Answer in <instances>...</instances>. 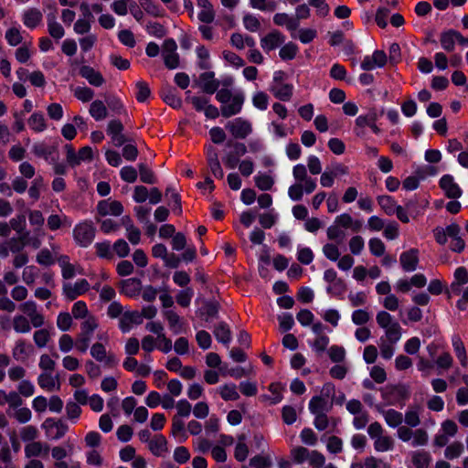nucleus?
Listing matches in <instances>:
<instances>
[{
	"instance_id": "nucleus-1",
	"label": "nucleus",
	"mask_w": 468,
	"mask_h": 468,
	"mask_svg": "<svg viewBox=\"0 0 468 468\" xmlns=\"http://www.w3.org/2000/svg\"><path fill=\"white\" fill-rule=\"evenodd\" d=\"M216 99L221 103V115L225 118H229L241 112L245 96L241 91L232 94L231 90L221 89L218 90Z\"/></svg>"
},
{
	"instance_id": "nucleus-2",
	"label": "nucleus",
	"mask_w": 468,
	"mask_h": 468,
	"mask_svg": "<svg viewBox=\"0 0 468 468\" xmlns=\"http://www.w3.org/2000/svg\"><path fill=\"white\" fill-rule=\"evenodd\" d=\"M96 229L91 222L84 221L73 229V238L80 247H88L95 238Z\"/></svg>"
},
{
	"instance_id": "nucleus-3",
	"label": "nucleus",
	"mask_w": 468,
	"mask_h": 468,
	"mask_svg": "<svg viewBox=\"0 0 468 468\" xmlns=\"http://www.w3.org/2000/svg\"><path fill=\"white\" fill-rule=\"evenodd\" d=\"M41 427L45 431L47 437L54 441L64 437L69 430L68 424L63 420H55L52 418L46 419Z\"/></svg>"
},
{
	"instance_id": "nucleus-4",
	"label": "nucleus",
	"mask_w": 468,
	"mask_h": 468,
	"mask_svg": "<svg viewBox=\"0 0 468 468\" xmlns=\"http://www.w3.org/2000/svg\"><path fill=\"white\" fill-rule=\"evenodd\" d=\"M91 356L98 362L104 363V366L110 368L118 365V359L113 353H108L101 343H95L90 347Z\"/></svg>"
},
{
	"instance_id": "nucleus-5",
	"label": "nucleus",
	"mask_w": 468,
	"mask_h": 468,
	"mask_svg": "<svg viewBox=\"0 0 468 468\" xmlns=\"http://www.w3.org/2000/svg\"><path fill=\"white\" fill-rule=\"evenodd\" d=\"M226 129L236 139H245L252 132L251 123L242 118H236L226 124Z\"/></svg>"
},
{
	"instance_id": "nucleus-6",
	"label": "nucleus",
	"mask_w": 468,
	"mask_h": 468,
	"mask_svg": "<svg viewBox=\"0 0 468 468\" xmlns=\"http://www.w3.org/2000/svg\"><path fill=\"white\" fill-rule=\"evenodd\" d=\"M177 45L173 38H167L163 44L164 62L167 69H174L179 66V56L176 53Z\"/></svg>"
},
{
	"instance_id": "nucleus-7",
	"label": "nucleus",
	"mask_w": 468,
	"mask_h": 468,
	"mask_svg": "<svg viewBox=\"0 0 468 468\" xmlns=\"http://www.w3.org/2000/svg\"><path fill=\"white\" fill-rule=\"evenodd\" d=\"M292 175L296 183L304 185L306 194H311L315 190L316 181L308 176L305 165L299 164L293 166Z\"/></svg>"
},
{
	"instance_id": "nucleus-8",
	"label": "nucleus",
	"mask_w": 468,
	"mask_h": 468,
	"mask_svg": "<svg viewBox=\"0 0 468 468\" xmlns=\"http://www.w3.org/2000/svg\"><path fill=\"white\" fill-rule=\"evenodd\" d=\"M90 290V283L86 279L78 280L74 284L65 282L62 286L64 296L69 301H73L80 295L84 294Z\"/></svg>"
},
{
	"instance_id": "nucleus-9",
	"label": "nucleus",
	"mask_w": 468,
	"mask_h": 468,
	"mask_svg": "<svg viewBox=\"0 0 468 468\" xmlns=\"http://www.w3.org/2000/svg\"><path fill=\"white\" fill-rule=\"evenodd\" d=\"M97 215L100 217H106L108 215L118 217L123 212V206L120 201L104 199L99 201L97 204Z\"/></svg>"
},
{
	"instance_id": "nucleus-10",
	"label": "nucleus",
	"mask_w": 468,
	"mask_h": 468,
	"mask_svg": "<svg viewBox=\"0 0 468 468\" xmlns=\"http://www.w3.org/2000/svg\"><path fill=\"white\" fill-rule=\"evenodd\" d=\"M388 57L383 50H375L372 56H366L361 62V69L366 71L375 68H382L386 65Z\"/></svg>"
},
{
	"instance_id": "nucleus-11",
	"label": "nucleus",
	"mask_w": 468,
	"mask_h": 468,
	"mask_svg": "<svg viewBox=\"0 0 468 468\" xmlns=\"http://www.w3.org/2000/svg\"><path fill=\"white\" fill-rule=\"evenodd\" d=\"M285 41V37L278 30H272L261 39V46L265 52H270Z\"/></svg>"
},
{
	"instance_id": "nucleus-12",
	"label": "nucleus",
	"mask_w": 468,
	"mask_h": 468,
	"mask_svg": "<svg viewBox=\"0 0 468 468\" xmlns=\"http://www.w3.org/2000/svg\"><path fill=\"white\" fill-rule=\"evenodd\" d=\"M399 262L405 271H413L419 263V250L410 249L400 254Z\"/></svg>"
},
{
	"instance_id": "nucleus-13",
	"label": "nucleus",
	"mask_w": 468,
	"mask_h": 468,
	"mask_svg": "<svg viewBox=\"0 0 468 468\" xmlns=\"http://www.w3.org/2000/svg\"><path fill=\"white\" fill-rule=\"evenodd\" d=\"M214 76L215 73L213 71H206L199 75L198 85L202 89L203 92L213 94L218 90L219 81L215 80Z\"/></svg>"
},
{
	"instance_id": "nucleus-14",
	"label": "nucleus",
	"mask_w": 468,
	"mask_h": 468,
	"mask_svg": "<svg viewBox=\"0 0 468 468\" xmlns=\"http://www.w3.org/2000/svg\"><path fill=\"white\" fill-rule=\"evenodd\" d=\"M440 186L449 198H458L462 195L461 188L454 182L453 177L451 175H445L441 178Z\"/></svg>"
},
{
	"instance_id": "nucleus-15",
	"label": "nucleus",
	"mask_w": 468,
	"mask_h": 468,
	"mask_svg": "<svg viewBox=\"0 0 468 468\" xmlns=\"http://www.w3.org/2000/svg\"><path fill=\"white\" fill-rule=\"evenodd\" d=\"M80 75L86 79L90 85L95 87H100L105 82V79L101 73L95 70L90 66H82L80 69Z\"/></svg>"
},
{
	"instance_id": "nucleus-16",
	"label": "nucleus",
	"mask_w": 468,
	"mask_h": 468,
	"mask_svg": "<svg viewBox=\"0 0 468 468\" xmlns=\"http://www.w3.org/2000/svg\"><path fill=\"white\" fill-rule=\"evenodd\" d=\"M141 288L142 282L137 278L126 279L121 282V292L131 298L137 296Z\"/></svg>"
},
{
	"instance_id": "nucleus-17",
	"label": "nucleus",
	"mask_w": 468,
	"mask_h": 468,
	"mask_svg": "<svg viewBox=\"0 0 468 468\" xmlns=\"http://www.w3.org/2000/svg\"><path fill=\"white\" fill-rule=\"evenodd\" d=\"M143 319L141 318V314L137 311L133 312H125L119 321L120 329L125 333L131 329L133 324H142Z\"/></svg>"
},
{
	"instance_id": "nucleus-18",
	"label": "nucleus",
	"mask_w": 468,
	"mask_h": 468,
	"mask_svg": "<svg viewBox=\"0 0 468 468\" xmlns=\"http://www.w3.org/2000/svg\"><path fill=\"white\" fill-rule=\"evenodd\" d=\"M149 450L154 456H162L167 452V441L162 434L155 435L151 441H149Z\"/></svg>"
},
{
	"instance_id": "nucleus-19",
	"label": "nucleus",
	"mask_w": 468,
	"mask_h": 468,
	"mask_svg": "<svg viewBox=\"0 0 468 468\" xmlns=\"http://www.w3.org/2000/svg\"><path fill=\"white\" fill-rule=\"evenodd\" d=\"M48 32L56 40L62 38L65 35L63 27L57 22L56 15L50 13L47 16Z\"/></svg>"
},
{
	"instance_id": "nucleus-20",
	"label": "nucleus",
	"mask_w": 468,
	"mask_h": 468,
	"mask_svg": "<svg viewBox=\"0 0 468 468\" xmlns=\"http://www.w3.org/2000/svg\"><path fill=\"white\" fill-rule=\"evenodd\" d=\"M37 384L43 389L52 391L58 384L59 388V378L58 376H53V372H42L37 378Z\"/></svg>"
},
{
	"instance_id": "nucleus-21",
	"label": "nucleus",
	"mask_w": 468,
	"mask_h": 468,
	"mask_svg": "<svg viewBox=\"0 0 468 468\" xmlns=\"http://www.w3.org/2000/svg\"><path fill=\"white\" fill-rule=\"evenodd\" d=\"M197 6L202 9L198 13V19L207 24L213 22L215 12L209 0H197Z\"/></svg>"
},
{
	"instance_id": "nucleus-22",
	"label": "nucleus",
	"mask_w": 468,
	"mask_h": 468,
	"mask_svg": "<svg viewBox=\"0 0 468 468\" xmlns=\"http://www.w3.org/2000/svg\"><path fill=\"white\" fill-rule=\"evenodd\" d=\"M273 22L277 26L286 27L289 31L294 32L300 25L298 19L289 16L285 13H277L273 16Z\"/></svg>"
},
{
	"instance_id": "nucleus-23",
	"label": "nucleus",
	"mask_w": 468,
	"mask_h": 468,
	"mask_svg": "<svg viewBox=\"0 0 468 468\" xmlns=\"http://www.w3.org/2000/svg\"><path fill=\"white\" fill-rule=\"evenodd\" d=\"M42 13L37 8H30L23 15V22L28 28L37 27L42 21Z\"/></svg>"
},
{
	"instance_id": "nucleus-24",
	"label": "nucleus",
	"mask_w": 468,
	"mask_h": 468,
	"mask_svg": "<svg viewBox=\"0 0 468 468\" xmlns=\"http://www.w3.org/2000/svg\"><path fill=\"white\" fill-rule=\"evenodd\" d=\"M213 333L217 340L225 346H228L231 341V331L225 322H220L215 325Z\"/></svg>"
},
{
	"instance_id": "nucleus-25",
	"label": "nucleus",
	"mask_w": 468,
	"mask_h": 468,
	"mask_svg": "<svg viewBox=\"0 0 468 468\" xmlns=\"http://www.w3.org/2000/svg\"><path fill=\"white\" fill-rule=\"evenodd\" d=\"M90 114L96 121H101L108 116V109L106 103L102 101L96 100L90 103Z\"/></svg>"
},
{
	"instance_id": "nucleus-26",
	"label": "nucleus",
	"mask_w": 468,
	"mask_h": 468,
	"mask_svg": "<svg viewBox=\"0 0 468 468\" xmlns=\"http://www.w3.org/2000/svg\"><path fill=\"white\" fill-rule=\"evenodd\" d=\"M331 406H328L327 400L323 396H314L309 402V410L314 415L328 411Z\"/></svg>"
},
{
	"instance_id": "nucleus-27",
	"label": "nucleus",
	"mask_w": 468,
	"mask_h": 468,
	"mask_svg": "<svg viewBox=\"0 0 468 468\" xmlns=\"http://www.w3.org/2000/svg\"><path fill=\"white\" fill-rule=\"evenodd\" d=\"M33 347L25 340L19 339L16 342L12 355L16 360H25L32 351Z\"/></svg>"
},
{
	"instance_id": "nucleus-28",
	"label": "nucleus",
	"mask_w": 468,
	"mask_h": 468,
	"mask_svg": "<svg viewBox=\"0 0 468 468\" xmlns=\"http://www.w3.org/2000/svg\"><path fill=\"white\" fill-rule=\"evenodd\" d=\"M56 151V146L48 145L44 143H36L32 147V153L35 156L44 158L46 161H49V158Z\"/></svg>"
},
{
	"instance_id": "nucleus-29",
	"label": "nucleus",
	"mask_w": 468,
	"mask_h": 468,
	"mask_svg": "<svg viewBox=\"0 0 468 468\" xmlns=\"http://www.w3.org/2000/svg\"><path fill=\"white\" fill-rule=\"evenodd\" d=\"M455 42H456V34L455 30L449 29L446 31H443L440 35V43L441 45V48L447 51L452 52L454 50L455 48Z\"/></svg>"
},
{
	"instance_id": "nucleus-30",
	"label": "nucleus",
	"mask_w": 468,
	"mask_h": 468,
	"mask_svg": "<svg viewBox=\"0 0 468 468\" xmlns=\"http://www.w3.org/2000/svg\"><path fill=\"white\" fill-rule=\"evenodd\" d=\"M58 263L61 268V274L65 280H69L76 275V268L69 262V257L67 255H61L58 259Z\"/></svg>"
},
{
	"instance_id": "nucleus-31",
	"label": "nucleus",
	"mask_w": 468,
	"mask_h": 468,
	"mask_svg": "<svg viewBox=\"0 0 468 468\" xmlns=\"http://www.w3.org/2000/svg\"><path fill=\"white\" fill-rule=\"evenodd\" d=\"M452 346L454 349V352L456 354V356L460 360V363L462 366L466 367L467 366V355H466V349L465 346L461 339V337L457 335L452 336Z\"/></svg>"
},
{
	"instance_id": "nucleus-32",
	"label": "nucleus",
	"mask_w": 468,
	"mask_h": 468,
	"mask_svg": "<svg viewBox=\"0 0 468 468\" xmlns=\"http://www.w3.org/2000/svg\"><path fill=\"white\" fill-rule=\"evenodd\" d=\"M411 461L415 468H428L431 462V457L428 452L417 451L412 453Z\"/></svg>"
},
{
	"instance_id": "nucleus-33",
	"label": "nucleus",
	"mask_w": 468,
	"mask_h": 468,
	"mask_svg": "<svg viewBox=\"0 0 468 468\" xmlns=\"http://www.w3.org/2000/svg\"><path fill=\"white\" fill-rule=\"evenodd\" d=\"M29 127L36 133H41L47 128L46 120L42 112H34L27 121Z\"/></svg>"
},
{
	"instance_id": "nucleus-34",
	"label": "nucleus",
	"mask_w": 468,
	"mask_h": 468,
	"mask_svg": "<svg viewBox=\"0 0 468 468\" xmlns=\"http://www.w3.org/2000/svg\"><path fill=\"white\" fill-rule=\"evenodd\" d=\"M140 5L147 14L154 17H163L165 16V10L152 0H140Z\"/></svg>"
},
{
	"instance_id": "nucleus-35",
	"label": "nucleus",
	"mask_w": 468,
	"mask_h": 468,
	"mask_svg": "<svg viewBox=\"0 0 468 468\" xmlns=\"http://www.w3.org/2000/svg\"><path fill=\"white\" fill-rule=\"evenodd\" d=\"M39 435V431L36 426L27 425L19 430V436L24 442H33Z\"/></svg>"
},
{
	"instance_id": "nucleus-36",
	"label": "nucleus",
	"mask_w": 468,
	"mask_h": 468,
	"mask_svg": "<svg viewBox=\"0 0 468 468\" xmlns=\"http://www.w3.org/2000/svg\"><path fill=\"white\" fill-rule=\"evenodd\" d=\"M378 203L382 210L388 216L395 214V208L397 207L396 201L390 196H378L377 197Z\"/></svg>"
},
{
	"instance_id": "nucleus-37",
	"label": "nucleus",
	"mask_w": 468,
	"mask_h": 468,
	"mask_svg": "<svg viewBox=\"0 0 468 468\" xmlns=\"http://www.w3.org/2000/svg\"><path fill=\"white\" fill-rule=\"evenodd\" d=\"M105 103L107 109H110V111H112L114 114L125 113L124 105L119 98L113 95H106Z\"/></svg>"
},
{
	"instance_id": "nucleus-38",
	"label": "nucleus",
	"mask_w": 468,
	"mask_h": 468,
	"mask_svg": "<svg viewBox=\"0 0 468 468\" xmlns=\"http://www.w3.org/2000/svg\"><path fill=\"white\" fill-rule=\"evenodd\" d=\"M293 86L292 84H282L272 89L273 95L282 101H288L292 96Z\"/></svg>"
},
{
	"instance_id": "nucleus-39",
	"label": "nucleus",
	"mask_w": 468,
	"mask_h": 468,
	"mask_svg": "<svg viewBox=\"0 0 468 468\" xmlns=\"http://www.w3.org/2000/svg\"><path fill=\"white\" fill-rule=\"evenodd\" d=\"M165 316L168 322L170 329L174 334L178 335L182 332V323L180 316L174 311L169 310L165 313Z\"/></svg>"
},
{
	"instance_id": "nucleus-40",
	"label": "nucleus",
	"mask_w": 468,
	"mask_h": 468,
	"mask_svg": "<svg viewBox=\"0 0 468 468\" xmlns=\"http://www.w3.org/2000/svg\"><path fill=\"white\" fill-rule=\"evenodd\" d=\"M28 236V232H25L17 238H12L7 242L6 245L8 249L13 253H19L23 250L26 246V239Z\"/></svg>"
},
{
	"instance_id": "nucleus-41",
	"label": "nucleus",
	"mask_w": 468,
	"mask_h": 468,
	"mask_svg": "<svg viewBox=\"0 0 468 468\" xmlns=\"http://www.w3.org/2000/svg\"><path fill=\"white\" fill-rule=\"evenodd\" d=\"M401 326L398 322H394L389 327L385 329L386 341L396 344L401 337Z\"/></svg>"
},
{
	"instance_id": "nucleus-42",
	"label": "nucleus",
	"mask_w": 468,
	"mask_h": 468,
	"mask_svg": "<svg viewBox=\"0 0 468 468\" xmlns=\"http://www.w3.org/2000/svg\"><path fill=\"white\" fill-rule=\"evenodd\" d=\"M28 220L31 226L37 227L36 232L37 235H44L41 233V228L45 222L43 214L39 210H30L28 213Z\"/></svg>"
},
{
	"instance_id": "nucleus-43",
	"label": "nucleus",
	"mask_w": 468,
	"mask_h": 468,
	"mask_svg": "<svg viewBox=\"0 0 468 468\" xmlns=\"http://www.w3.org/2000/svg\"><path fill=\"white\" fill-rule=\"evenodd\" d=\"M463 444L461 441H453L446 447L444 456L449 460L458 458L463 452Z\"/></svg>"
},
{
	"instance_id": "nucleus-44",
	"label": "nucleus",
	"mask_w": 468,
	"mask_h": 468,
	"mask_svg": "<svg viewBox=\"0 0 468 468\" xmlns=\"http://www.w3.org/2000/svg\"><path fill=\"white\" fill-rule=\"evenodd\" d=\"M219 394L221 398L228 400H237L239 399V395L237 391V387L235 384H226L220 388Z\"/></svg>"
},
{
	"instance_id": "nucleus-45",
	"label": "nucleus",
	"mask_w": 468,
	"mask_h": 468,
	"mask_svg": "<svg viewBox=\"0 0 468 468\" xmlns=\"http://www.w3.org/2000/svg\"><path fill=\"white\" fill-rule=\"evenodd\" d=\"M101 218L102 217L96 216L95 219L98 223H101V230L103 233L109 234L119 230L121 226L119 223L111 218L101 219Z\"/></svg>"
},
{
	"instance_id": "nucleus-46",
	"label": "nucleus",
	"mask_w": 468,
	"mask_h": 468,
	"mask_svg": "<svg viewBox=\"0 0 468 468\" xmlns=\"http://www.w3.org/2000/svg\"><path fill=\"white\" fill-rule=\"evenodd\" d=\"M14 330L17 333H28L31 330L30 322L24 315H16L13 320Z\"/></svg>"
},
{
	"instance_id": "nucleus-47",
	"label": "nucleus",
	"mask_w": 468,
	"mask_h": 468,
	"mask_svg": "<svg viewBox=\"0 0 468 468\" xmlns=\"http://www.w3.org/2000/svg\"><path fill=\"white\" fill-rule=\"evenodd\" d=\"M394 441L390 436H380L375 439L374 448L377 452H388L393 449Z\"/></svg>"
},
{
	"instance_id": "nucleus-48",
	"label": "nucleus",
	"mask_w": 468,
	"mask_h": 468,
	"mask_svg": "<svg viewBox=\"0 0 468 468\" xmlns=\"http://www.w3.org/2000/svg\"><path fill=\"white\" fill-rule=\"evenodd\" d=\"M384 418L390 427H399L403 421L402 414L392 409L384 412Z\"/></svg>"
},
{
	"instance_id": "nucleus-49",
	"label": "nucleus",
	"mask_w": 468,
	"mask_h": 468,
	"mask_svg": "<svg viewBox=\"0 0 468 468\" xmlns=\"http://www.w3.org/2000/svg\"><path fill=\"white\" fill-rule=\"evenodd\" d=\"M42 441H35L30 443H27L25 446V456L27 458H36L42 456Z\"/></svg>"
},
{
	"instance_id": "nucleus-50",
	"label": "nucleus",
	"mask_w": 468,
	"mask_h": 468,
	"mask_svg": "<svg viewBox=\"0 0 468 468\" xmlns=\"http://www.w3.org/2000/svg\"><path fill=\"white\" fill-rule=\"evenodd\" d=\"M135 98L139 102H144L150 96L151 90L145 81L140 80L135 84Z\"/></svg>"
},
{
	"instance_id": "nucleus-51",
	"label": "nucleus",
	"mask_w": 468,
	"mask_h": 468,
	"mask_svg": "<svg viewBox=\"0 0 468 468\" xmlns=\"http://www.w3.org/2000/svg\"><path fill=\"white\" fill-rule=\"evenodd\" d=\"M297 51V46L292 42H289L282 47L279 51V55L282 60H291L295 58Z\"/></svg>"
},
{
	"instance_id": "nucleus-52",
	"label": "nucleus",
	"mask_w": 468,
	"mask_h": 468,
	"mask_svg": "<svg viewBox=\"0 0 468 468\" xmlns=\"http://www.w3.org/2000/svg\"><path fill=\"white\" fill-rule=\"evenodd\" d=\"M254 179L256 186L262 191L271 190L274 185L273 178L269 175H259Z\"/></svg>"
},
{
	"instance_id": "nucleus-53",
	"label": "nucleus",
	"mask_w": 468,
	"mask_h": 468,
	"mask_svg": "<svg viewBox=\"0 0 468 468\" xmlns=\"http://www.w3.org/2000/svg\"><path fill=\"white\" fill-rule=\"evenodd\" d=\"M139 175L141 181L145 184L156 183V177L154 176V173L145 164L139 165Z\"/></svg>"
},
{
	"instance_id": "nucleus-54",
	"label": "nucleus",
	"mask_w": 468,
	"mask_h": 468,
	"mask_svg": "<svg viewBox=\"0 0 468 468\" xmlns=\"http://www.w3.org/2000/svg\"><path fill=\"white\" fill-rule=\"evenodd\" d=\"M98 323L94 316H89L84 322L80 324V333L81 335L92 336L93 332L97 329Z\"/></svg>"
},
{
	"instance_id": "nucleus-55",
	"label": "nucleus",
	"mask_w": 468,
	"mask_h": 468,
	"mask_svg": "<svg viewBox=\"0 0 468 468\" xmlns=\"http://www.w3.org/2000/svg\"><path fill=\"white\" fill-rule=\"evenodd\" d=\"M251 7L261 11H274L277 7L274 0H250Z\"/></svg>"
},
{
	"instance_id": "nucleus-56",
	"label": "nucleus",
	"mask_w": 468,
	"mask_h": 468,
	"mask_svg": "<svg viewBox=\"0 0 468 468\" xmlns=\"http://www.w3.org/2000/svg\"><path fill=\"white\" fill-rule=\"evenodd\" d=\"M37 275H38L37 268L34 265H30V266H27L23 270L22 279L25 283H27V285H31L35 282V280L37 277Z\"/></svg>"
},
{
	"instance_id": "nucleus-57",
	"label": "nucleus",
	"mask_w": 468,
	"mask_h": 468,
	"mask_svg": "<svg viewBox=\"0 0 468 468\" xmlns=\"http://www.w3.org/2000/svg\"><path fill=\"white\" fill-rule=\"evenodd\" d=\"M67 221L66 216H59L58 214H52L48 218V227L50 230L55 231L61 227L64 226V224Z\"/></svg>"
},
{
	"instance_id": "nucleus-58",
	"label": "nucleus",
	"mask_w": 468,
	"mask_h": 468,
	"mask_svg": "<svg viewBox=\"0 0 468 468\" xmlns=\"http://www.w3.org/2000/svg\"><path fill=\"white\" fill-rule=\"evenodd\" d=\"M118 38L122 44L128 48H133L136 44L133 33L129 29H122L118 33Z\"/></svg>"
},
{
	"instance_id": "nucleus-59",
	"label": "nucleus",
	"mask_w": 468,
	"mask_h": 468,
	"mask_svg": "<svg viewBox=\"0 0 468 468\" xmlns=\"http://www.w3.org/2000/svg\"><path fill=\"white\" fill-rule=\"evenodd\" d=\"M34 342L37 347H44L50 339V335L47 329H39L34 333Z\"/></svg>"
},
{
	"instance_id": "nucleus-60",
	"label": "nucleus",
	"mask_w": 468,
	"mask_h": 468,
	"mask_svg": "<svg viewBox=\"0 0 468 468\" xmlns=\"http://www.w3.org/2000/svg\"><path fill=\"white\" fill-rule=\"evenodd\" d=\"M370 252L375 256H382L385 252V244L378 238H372L368 242Z\"/></svg>"
},
{
	"instance_id": "nucleus-61",
	"label": "nucleus",
	"mask_w": 468,
	"mask_h": 468,
	"mask_svg": "<svg viewBox=\"0 0 468 468\" xmlns=\"http://www.w3.org/2000/svg\"><path fill=\"white\" fill-rule=\"evenodd\" d=\"M194 295V292L191 288H186L180 291L176 295V303L182 307H187L190 304L191 299Z\"/></svg>"
},
{
	"instance_id": "nucleus-62",
	"label": "nucleus",
	"mask_w": 468,
	"mask_h": 468,
	"mask_svg": "<svg viewBox=\"0 0 468 468\" xmlns=\"http://www.w3.org/2000/svg\"><path fill=\"white\" fill-rule=\"evenodd\" d=\"M250 465L253 468H270L272 463L269 456L256 455L250 460Z\"/></svg>"
},
{
	"instance_id": "nucleus-63",
	"label": "nucleus",
	"mask_w": 468,
	"mask_h": 468,
	"mask_svg": "<svg viewBox=\"0 0 468 468\" xmlns=\"http://www.w3.org/2000/svg\"><path fill=\"white\" fill-rule=\"evenodd\" d=\"M5 39L9 45L17 46L22 42L23 37L18 28L12 27L5 32Z\"/></svg>"
},
{
	"instance_id": "nucleus-64",
	"label": "nucleus",
	"mask_w": 468,
	"mask_h": 468,
	"mask_svg": "<svg viewBox=\"0 0 468 468\" xmlns=\"http://www.w3.org/2000/svg\"><path fill=\"white\" fill-rule=\"evenodd\" d=\"M243 24L247 30L256 32L261 27L260 20L251 14H247L243 16Z\"/></svg>"
}]
</instances>
